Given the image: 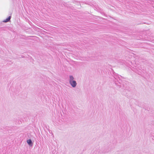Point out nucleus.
I'll list each match as a JSON object with an SVG mask.
<instances>
[{
    "label": "nucleus",
    "mask_w": 154,
    "mask_h": 154,
    "mask_svg": "<svg viewBox=\"0 0 154 154\" xmlns=\"http://www.w3.org/2000/svg\"><path fill=\"white\" fill-rule=\"evenodd\" d=\"M69 83L73 87H75L76 85V83L75 81H74V78L72 76H70Z\"/></svg>",
    "instance_id": "nucleus-1"
},
{
    "label": "nucleus",
    "mask_w": 154,
    "mask_h": 154,
    "mask_svg": "<svg viewBox=\"0 0 154 154\" xmlns=\"http://www.w3.org/2000/svg\"><path fill=\"white\" fill-rule=\"evenodd\" d=\"M11 18V17L9 16L8 18H7L5 20H4L3 21V22H5V23L9 21L10 20Z\"/></svg>",
    "instance_id": "nucleus-2"
},
{
    "label": "nucleus",
    "mask_w": 154,
    "mask_h": 154,
    "mask_svg": "<svg viewBox=\"0 0 154 154\" xmlns=\"http://www.w3.org/2000/svg\"><path fill=\"white\" fill-rule=\"evenodd\" d=\"M27 142L29 145H30L31 143H32V142L31 140H27Z\"/></svg>",
    "instance_id": "nucleus-3"
}]
</instances>
